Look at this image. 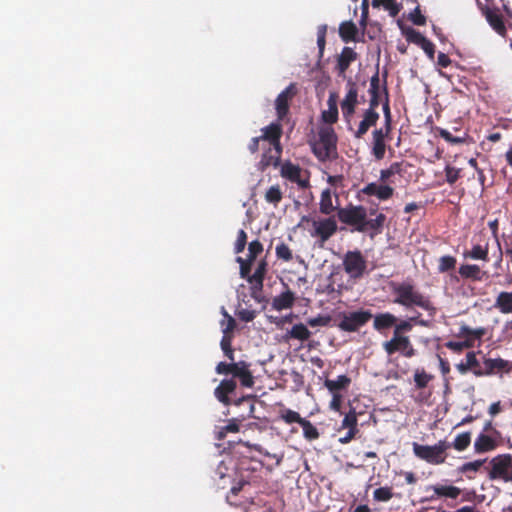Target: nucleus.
Here are the masks:
<instances>
[{"label": "nucleus", "instance_id": "f257e3e1", "mask_svg": "<svg viewBox=\"0 0 512 512\" xmlns=\"http://www.w3.org/2000/svg\"><path fill=\"white\" fill-rule=\"evenodd\" d=\"M337 217L339 221L347 226L352 227V231L376 235L382 232L386 216L378 213L377 208L369 210L362 205H348L337 209Z\"/></svg>", "mask_w": 512, "mask_h": 512}, {"label": "nucleus", "instance_id": "f03ea898", "mask_svg": "<svg viewBox=\"0 0 512 512\" xmlns=\"http://www.w3.org/2000/svg\"><path fill=\"white\" fill-rule=\"evenodd\" d=\"M390 288L394 296L393 303L404 307L406 310L421 308L428 312L430 317H434L437 308L428 295L420 292L410 282H391Z\"/></svg>", "mask_w": 512, "mask_h": 512}, {"label": "nucleus", "instance_id": "7ed1b4c3", "mask_svg": "<svg viewBox=\"0 0 512 512\" xmlns=\"http://www.w3.org/2000/svg\"><path fill=\"white\" fill-rule=\"evenodd\" d=\"M262 131L263 138L267 139L268 147L262 144L264 153L259 162V169L261 171H265L268 167H277L280 163V158L282 155V146L280 143L282 136V126L280 123L274 122L264 127Z\"/></svg>", "mask_w": 512, "mask_h": 512}, {"label": "nucleus", "instance_id": "20e7f679", "mask_svg": "<svg viewBox=\"0 0 512 512\" xmlns=\"http://www.w3.org/2000/svg\"><path fill=\"white\" fill-rule=\"evenodd\" d=\"M337 136L334 129L330 126L321 127L318 131V139L311 146L316 158L325 162L336 154Z\"/></svg>", "mask_w": 512, "mask_h": 512}, {"label": "nucleus", "instance_id": "39448f33", "mask_svg": "<svg viewBox=\"0 0 512 512\" xmlns=\"http://www.w3.org/2000/svg\"><path fill=\"white\" fill-rule=\"evenodd\" d=\"M414 455L432 465L443 464L447 458L446 451L451 448L450 442L439 440L435 445L412 444Z\"/></svg>", "mask_w": 512, "mask_h": 512}, {"label": "nucleus", "instance_id": "423d86ee", "mask_svg": "<svg viewBox=\"0 0 512 512\" xmlns=\"http://www.w3.org/2000/svg\"><path fill=\"white\" fill-rule=\"evenodd\" d=\"M250 366L251 364L246 361L219 362L215 371L219 375H232L233 379H239L243 387L251 388L255 382Z\"/></svg>", "mask_w": 512, "mask_h": 512}, {"label": "nucleus", "instance_id": "0eeeda50", "mask_svg": "<svg viewBox=\"0 0 512 512\" xmlns=\"http://www.w3.org/2000/svg\"><path fill=\"white\" fill-rule=\"evenodd\" d=\"M488 478L500 480L505 483L512 482V455L501 454L492 458L489 462Z\"/></svg>", "mask_w": 512, "mask_h": 512}, {"label": "nucleus", "instance_id": "6e6552de", "mask_svg": "<svg viewBox=\"0 0 512 512\" xmlns=\"http://www.w3.org/2000/svg\"><path fill=\"white\" fill-rule=\"evenodd\" d=\"M382 348L388 356L400 353L405 358H412L416 354V350L407 335L392 334L391 339L382 343Z\"/></svg>", "mask_w": 512, "mask_h": 512}, {"label": "nucleus", "instance_id": "1a4fd4ad", "mask_svg": "<svg viewBox=\"0 0 512 512\" xmlns=\"http://www.w3.org/2000/svg\"><path fill=\"white\" fill-rule=\"evenodd\" d=\"M372 317L373 314L369 310L343 312L339 314L340 322L337 327L344 332H356L365 326Z\"/></svg>", "mask_w": 512, "mask_h": 512}, {"label": "nucleus", "instance_id": "9d476101", "mask_svg": "<svg viewBox=\"0 0 512 512\" xmlns=\"http://www.w3.org/2000/svg\"><path fill=\"white\" fill-rule=\"evenodd\" d=\"M345 272L353 279H359L363 276L367 268V261L361 251H348L343 259Z\"/></svg>", "mask_w": 512, "mask_h": 512}, {"label": "nucleus", "instance_id": "9b49d317", "mask_svg": "<svg viewBox=\"0 0 512 512\" xmlns=\"http://www.w3.org/2000/svg\"><path fill=\"white\" fill-rule=\"evenodd\" d=\"M313 231L311 236L319 240L321 244L328 241L338 229L337 221L334 217L312 220Z\"/></svg>", "mask_w": 512, "mask_h": 512}, {"label": "nucleus", "instance_id": "f8f14e48", "mask_svg": "<svg viewBox=\"0 0 512 512\" xmlns=\"http://www.w3.org/2000/svg\"><path fill=\"white\" fill-rule=\"evenodd\" d=\"M347 93L341 101L340 106L344 119L349 122L353 117L358 104V88L357 84L349 79L346 83Z\"/></svg>", "mask_w": 512, "mask_h": 512}, {"label": "nucleus", "instance_id": "ddd939ff", "mask_svg": "<svg viewBox=\"0 0 512 512\" xmlns=\"http://www.w3.org/2000/svg\"><path fill=\"white\" fill-rule=\"evenodd\" d=\"M391 130H387L385 126L383 128H376L372 131V139H371V155L378 161L382 160L385 157L386 149H387V139H389V135Z\"/></svg>", "mask_w": 512, "mask_h": 512}, {"label": "nucleus", "instance_id": "4468645a", "mask_svg": "<svg viewBox=\"0 0 512 512\" xmlns=\"http://www.w3.org/2000/svg\"><path fill=\"white\" fill-rule=\"evenodd\" d=\"M483 363L485 369L475 370V376L480 377L484 375L509 373L512 370L511 362L502 358H486Z\"/></svg>", "mask_w": 512, "mask_h": 512}, {"label": "nucleus", "instance_id": "2eb2a0df", "mask_svg": "<svg viewBox=\"0 0 512 512\" xmlns=\"http://www.w3.org/2000/svg\"><path fill=\"white\" fill-rule=\"evenodd\" d=\"M281 176L292 183H296L300 188H308L310 186L309 177H302V169L299 165L286 161L281 166Z\"/></svg>", "mask_w": 512, "mask_h": 512}, {"label": "nucleus", "instance_id": "dca6fc26", "mask_svg": "<svg viewBox=\"0 0 512 512\" xmlns=\"http://www.w3.org/2000/svg\"><path fill=\"white\" fill-rule=\"evenodd\" d=\"M478 7L492 29L500 36L505 37L507 34V29L503 20V16L499 13V11L497 9L489 8L487 5H483L480 1H478Z\"/></svg>", "mask_w": 512, "mask_h": 512}, {"label": "nucleus", "instance_id": "f3484780", "mask_svg": "<svg viewBox=\"0 0 512 512\" xmlns=\"http://www.w3.org/2000/svg\"><path fill=\"white\" fill-rule=\"evenodd\" d=\"M297 92L296 85L291 83L276 98L275 109L279 120H283L289 112V101Z\"/></svg>", "mask_w": 512, "mask_h": 512}, {"label": "nucleus", "instance_id": "a211bd4d", "mask_svg": "<svg viewBox=\"0 0 512 512\" xmlns=\"http://www.w3.org/2000/svg\"><path fill=\"white\" fill-rule=\"evenodd\" d=\"M237 388L235 379H223L214 390L215 398L225 406H230L232 401L229 395L233 394Z\"/></svg>", "mask_w": 512, "mask_h": 512}, {"label": "nucleus", "instance_id": "6ab92c4d", "mask_svg": "<svg viewBox=\"0 0 512 512\" xmlns=\"http://www.w3.org/2000/svg\"><path fill=\"white\" fill-rule=\"evenodd\" d=\"M358 58V54L351 47L345 46L341 53L337 57L336 70L338 76L345 77L348 68L351 63L356 61Z\"/></svg>", "mask_w": 512, "mask_h": 512}, {"label": "nucleus", "instance_id": "aec40b11", "mask_svg": "<svg viewBox=\"0 0 512 512\" xmlns=\"http://www.w3.org/2000/svg\"><path fill=\"white\" fill-rule=\"evenodd\" d=\"M499 437L500 436L489 435L487 433L481 432L474 442L475 452L482 454L495 450L499 445Z\"/></svg>", "mask_w": 512, "mask_h": 512}, {"label": "nucleus", "instance_id": "412c9836", "mask_svg": "<svg viewBox=\"0 0 512 512\" xmlns=\"http://www.w3.org/2000/svg\"><path fill=\"white\" fill-rule=\"evenodd\" d=\"M379 118L380 115L377 111L365 110L358 128L353 132L354 137L356 139H362L368 130L377 124Z\"/></svg>", "mask_w": 512, "mask_h": 512}, {"label": "nucleus", "instance_id": "4be33fe9", "mask_svg": "<svg viewBox=\"0 0 512 512\" xmlns=\"http://www.w3.org/2000/svg\"><path fill=\"white\" fill-rule=\"evenodd\" d=\"M267 271V263L265 260L259 262L254 273L248 277V282L252 284V297L257 299V293L263 288V281Z\"/></svg>", "mask_w": 512, "mask_h": 512}, {"label": "nucleus", "instance_id": "5701e85b", "mask_svg": "<svg viewBox=\"0 0 512 512\" xmlns=\"http://www.w3.org/2000/svg\"><path fill=\"white\" fill-rule=\"evenodd\" d=\"M427 490H432L434 492L433 495H431L429 498H427V500H430V501L434 500L436 497H438V498L445 497V498H450V499H456L461 494V489L456 486H453V485L436 484V485H431V486L427 487Z\"/></svg>", "mask_w": 512, "mask_h": 512}, {"label": "nucleus", "instance_id": "b1692460", "mask_svg": "<svg viewBox=\"0 0 512 512\" xmlns=\"http://www.w3.org/2000/svg\"><path fill=\"white\" fill-rule=\"evenodd\" d=\"M458 273L462 278L473 281H482L488 278L487 271H483L476 264H463L459 267Z\"/></svg>", "mask_w": 512, "mask_h": 512}, {"label": "nucleus", "instance_id": "393cba45", "mask_svg": "<svg viewBox=\"0 0 512 512\" xmlns=\"http://www.w3.org/2000/svg\"><path fill=\"white\" fill-rule=\"evenodd\" d=\"M372 318L373 328L380 333L392 327L394 328L397 322V317L390 312L378 313Z\"/></svg>", "mask_w": 512, "mask_h": 512}, {"label": "nucleus", "instance_id": "a878e982", "mask_svg": "<svg viewBox=\"0 0 512 512\" xmlns=\"http://www.w3.org/2000/svg\"><path fill=\"white\" fill-rule=\"evenodd\" d=\"M420 313H417L416 315L409 317L408 319H401L398 320L394 326L393 332L405 335L406 333H409L412 331L415 324H419L421 326H427V323L423 320H419Z\"/></svg>", "mask_w": 512, "mask_h": 512}, {"label": "nucleus", "instance_id": "bb28decb", "mask_svg": "<svg viewBox=\"0 0 512 512\" xmlns=\"http://www.w3.org/2000/svg\"><path fill=\"white\" fill-rule=\"evenodd\" d=\"M369 94L370 101L367 110L376 111V108L380 104V79L378 71L370 79Z\"/></svg>", "mask_w": 512, "mask_h": 512}, {"label": "nucleus", "instance_id": "cd10ccee", "mask_svg": "<svg viewBox=\"0 0 512 512\" xmlns=\"http://www.w3.org/2000/svg\"><path fill=\"white\" fill-rule=\"evenodd\" d=\"M295 302V294L287 289L282 292L280 295L275 296L272 300V307L277 311H281L284 309H289L294 305Z\"/></svg>", "mask_w": 512, "mask_h": 512}, {"label": "nucleus", "instance_id": "c85d7f7f", "mask_svg": "<svg viewBox=\"0 0 512 512\" xmlns=\"http://www.w3.org/2000/svg\"><path fill=\"white\" fill-rule=\"evenodd\" d=\"M310 337L311 332L307 326L302 323L295 324L284 336L287 341L290 339H296L301 342L307 341Z\"/></svg>", "mask_w": 512, "mask_h": 512}, {"label": "nucleus", "instance_id": "c756f323", "mask_svg": "<svg viewBox=\"0 0 512 512\" xmlns=\"http://www.w3.org/2000/svg\"><path fill=\"white\" fill-rule=\"evenodd\" d=\"M466 361L460 362L456 364V369L458 372L462 375L466 374L469 370H472L473 372L475 370H482L480 368V363L476 357V353L474 351H470L466 354Z\"/></svg>", "mask_w": 512, "mask_h": 512}, {"label": "nucleus", "instance_id": "7c9ffc66", "mask_svg": "<svg viewBox=\"0 0 512 512\" xmlns=\"http://www.w3.org/2000/svg\"><path fill=\"white\" fill-rule=\"evenodd\" d=\"M351 383V379L347 375H339L336 380L326 379L324 386L331 393H339L346 390Z\"/></svg>", "mask_w": 512, "mask_h": 512}, {"label": "nucleus", "instance_id": "2f4dec72", "mask_svg": "<svg viewBox=\"0 0 512 512\" xmlns=\"http://www.w3.org/2000/svg\"><path fill=\"white\" fill-rule=\"evenodd\" d=\"M357 34L358 28L352 21H344L340 24L339 35L345 43L356 41Z\"/></svg>", "mask_w": 512, "mask_h": 512}, {"label": "nucleus", "instance_id": "473e14b6", "mask_svg": "<svg viewBox=\"0 0 512 512\" xmlns=\"http://www.w3.org/2000/svg\"><path fill=\"white\" fill-rule=\"evenodd\" d=\"M319 210L324 215H330L336 210V207L333 205L331 189L326 188L322 191L319 202Z\"/></svg>", "mask_w": 512, "mask_h": 512}, {"label": "nucleus", "instance_id": "72a5a7b5", "mask_svg": "<svg viewBox=\"0 0 512 512\" xmlns=\"http://www.w3.org/2000/svg\"><path fill=\"white\" fill-rule=\"evenodd\" d=\"M494 307L503 314L512 313V294L509 292H500L496 297Z\"/></svg>", "mask_w": 512, "mask_h": 512}, {"label": "nucleus", "instance_id": "f704fd0d", "mask_svg": "<svg viewBox=\"0 0 512 512\" xmlns=\"http://www.w3.org/2000/svg\"><path fill=\"white\" fill-rule=\"evenodd\" d=\"M489 251H488V244L485 246H482L480 244L474 245L471 250L464 252L463 256L464 258H470L473 260H483L488 261Z\"/></svg>", "mask_w": 512, "mask_h": 512}, {"label": "nucleus", "instance_id": "c9c22d12", "mask_svg": "<svg viewBox=\"0 0 512 512\" xmlns=\"http://www.w3.org/2000/svg\"><path fill=\"white\" fill-rule=\"evenodd\" d=\"M222 314L224 316V319L220 322L221 329L223 336H233V331L236 328V321L235 319L225 310V308H222Z\"/></svg>", "mask_w": 512, "mask_h": 512}, {"label": "nucleus", "instance_id": "e433bc0d", "mask_svg": "<svg viewBox=\"0 0 512 512\" xmlns=\"http://www.w3.org/2000/svg\"><path fill=\"white\" fill-rule=\"evenodd\" d=\"M240 426L239 421L236 418H232L228 421V423L225 426H222L219 428L216 434L217 440H223L227 433H236L239 432Z\"/></svg>", "mask_w": 512, "mask_h": 512}, {"label": "nucleus", "instance_id": "4c0bfd02", "mask_svg": "<svg viewBox=\"0 0 512 512\" xmlns=\"http://www.w3.org/2000/svg\"><path fill=\"white\" fill-rule=\"evenodd\" d=\"M471 443V433L470 432H463L461 434H458L454 441L451 444V447H453L457 451H464L469 447Z\"/></svg>", "mask_w": 512, "mask_h": 512}, {"label": "nucleus", "instance_id": "58836bf2", "mask_svg": "<svg viewBox=\"0 0 512 512\" xmlns=\"http://www.w3.org/2000/svg\"><path fill=\"white\" fill-rule=\"evenodd\" d=\"M279 418L286 424L298 423L299 425L304 419L298 412L284 407L280 410Z\"/></svg>", "mask_w": 512, "mask_h": 512}, {"label": "nucleus", "instance_id": "ea45409f", "mask_svg": "<svg viewBox=\"0 0 512 512\" xmlns=\"http://www.w3.org/2000/svg\"><path fill=\"white\" fill-rule=\"evenodd\" d=\"M433 379V375L428 374L424 369H416L414 373V382L417 389H424Z\"/></svg>", "mask_w": 512, "mask_h": 512}, {"label": "nucleus", "instance_id": "a19ab883", "mask_svg": "<svg viewBox=\"0 0 512 512\" xmlns=\"http://www.w3.org/2000/svg\"><path fill=\"white\" fill-rule=\"evenodd\" d=\"M283 193L279 185L271 186L265 193V200L273 204L275 207L281 202Z\"/></svg>", "mask_w": 512, "mask_h": 512}, {"label": "nucleus", "instance_id": "79ce46f5", "mask_svg": "<svg viewBox=\"0 0 512 512\" xmlns=\"http://www.w3.org/2000/svg\"><path fill=\"white\" fill-rule=\"evenodd\" d=\"M303 428V435L308 441H313L319 438L320 434L318 429L307 419H303L300 423Z\"/></svg>", "mask_w": 512, "mask_h": 512}, {"label": "nucleus", "instance_id": "37998d69", "mask_svg": "<svg viewBox=\"0 0 512 512\" xmlns=\"http://www.w3.org/2000/svg\"><path fill=\"white\" fill-rule=\"evenodd\" d=\"M485 334L484 328L472 329L467 325H462L459 330V335L467 337V339L474 340L480 339Z\"/></svg>", "mask_w": 512, "mask_h": 512}, {"label": "nucleus", "instance_id": "c03bdc74", "mask_svg": "<svg viewBox=\"0 0 512 512\" xmlns=\"http://www.w3.org/2000/svg\"><path fill=\"white\" fill-rule=\"evenodd\" d=\"M457 260L455 257L451 255H445L440 257L439 263H438V271L440 273H445L450 270H453L456 266Z\"/></svg>", "mask_w": 512, "mask_h": 512}, {"label": "nucleus", "instance_id": "a18cd8bd", "mask_svg": "<svg viewBox=\"0 0 512 512\" xmlns=\"http://www.w3.org/2000/svg\"><path fill=\"white\" fill-rule=\"evenodd\" d=\"M233 336H222L220 347L225 355L231 362L235 360L234 349L232 348Z\"/></svg>", "mask_w": 512, "mask_h": 512}, {"label": "nucleus", "instance_id": "49530a36", "mask_svg": "<svg viewBox=\"0 0 512 512\" xmlns=\"http://www.w3.org/2000/svg\"><path fill=\"white\" fill-rule=\"evenodd\" d=\"M341 428L348 430L359 431L357 427V416L356 412L352 409L343 418Z\"/></svg>", "mask_w": 512, "mask_h": 512}, {"label": "nucleus", "instance_id": "de8ad7c7", "mask_svg": "<svg viewBox=\"0 0 512 512\" xmlns=\"http://www.w3.org/2000/svg\"><path fill=\"white\" fill-rule=\"evenodd\" d=\"M404 35L408 42L414 43L418 46H420L421 43L424 42V40L426 39L424 35H422L419 31L415 30L414 28H407L404 31Z\"/></svg>", "mask_w": 512, "mask_h": 512}, {"label": "nucleus", "instance_id": "09e8293b", "mask_svg": "<svg viewBox=\"0 0 512 512\" xmlns=\"http://www.w3.org/2000/svg\"><path fill=\"white\" fill-rule=\"evenodd\" d=\"M445 346L453 352L460 353L466 348L473 346V341L466 339L464 341H448Z\"/></svg>", "mask_w": 512, "mask_h": 512}, {"label": "nucleus", "instance_id": "8fccbe9b", "mask_svg": "<svg viewBox=\"0 0 512 512\" xmlns=\"http://www.w3.org/2000/svg\"><path fill=\"white\" fill-rule=\"evenodd\" d=\"M393 497V492L391 487H380L374 490L373 498L376 501L386 502L389 501Z\"/></svg>", "mask_w": 512, "mask_h": 512}, {"label": "nucleus", "instance_id": "3c124183", "mask_svg": "<svg viewBox=\"0 0 512 512\" xmlns=\"http://www.w3.org/2000/svg\"><path fill=\"white\" fill-rule=\"evenodd\" d=\"M380 5L389 12L391 17H396L402 9L401 4L397 3L396 0H381Z\"/></svg>", "mask_w": 512, "mask_h": 512}, {"label": "nucleus", "instance_id": "603ef678", "mask_svg": "<svg viewBox=\"0 0 512 512\" xmlns=\"http://www.w3.org/2000/svg\"><path fill=\"white\" fill-rule=\"evenodd\" d=\"M326 32H327L326 25H320L317 29V46L319 49V57H322L324 54L325 45H326Z\"/></svg>", "mask_w": 512, "mask_h": 512}, {"label": "nucleus", "instance_id": "864d4df0", "mask_svg": "<svg viewBox=\"0 0 512 512\" xmlns=\"http://www.w3.org/2000/svg\"><path fill=\"white\" fill-rule=\"evenodd\" d=\"M276 256L278 259L289 262L292 260V251L285 243H280L276 246Z\"/></svg>", "mask_w": 512, "mask_h": 512}, {"label": "nucleus", "instance_id": "5fc2aeb1", "mask_svg": "<svg viewBox=\"0 0 512 512\" xmlns=\"http://www.w3.org/2000/svg\"><path fill=\"white\" fill-rule=\"evenodd\" d=\"M384 93H385V101L383 103V112H384V117H385V128H387V130H391L392 129V118H391V112H390V106H389V97H388V91H387V87L384 86Z\"/></svg>", "mask_w": 512, "mask_h": 512}, {"label": "nucleus", "instance_id": "6e6d98bb", "mask_svg": "<svg viewBox=\"0 0 512 512\" xmlns=\"http://www.w3.org/2000/svg\"><path fill=\"white\" fill-rule=\"evenodd\" d=\"M263 251V245L259 240H254L248 245V258L253 262L257 256Z\"/></svg>", "mask_w": 512, "mask_h": 512}, {"label": "nucleus", "instance_id": "4d7b16f0", "mask_svg": "<svg viewBox=\"0 0 512 512\" xmlns=\"http://www.w3.org/2000/svg\"><path fill=\"white\" fill-rule=\"evenodd\" d=\"M249 481L244 479V478H241L235 485H233L230 489V492L229 494L227 495L226 499L228 501V503L232 506H236L237 503L236 502H233L231 500V496H237L238 493L243 489V487L248 484Z\"/></svg>", "mask_w": 512, "mask_h": 512}, {"label": "nucleus", "instance_id": "13d9d810", "mask_svg": "<svg viewBox=\"0 0 512 512\" xmlns=\"http://www.w3.org/2000/svg\"><path fill=\"white\" fill-rule=\"evenodd\" d=\"M486 462V459H478L472 462H466L464 463L460 468L459 471L461 473H468L470 471L477 472L479 469L483 466V464Z\"/></svg>", "mask_w": 512, "mask_h": 512}, {"label": "nucleus", "instance_id": "bf43d9fd", "mask_svg": "<svg viewBox=\"0 0 512 512\" xmlns=\"http://www.w3.org/2000/svg\"><path fill=\"white\" fill-rule=\"evenodd\" d=\"M246 244H247V234L243 229H241L237 233V239L234 244V252L236 254L243 252Z\"/></svg>", "mask_w": 512, "mask_h": 512}, {"label": "nucleus", "instance_id": "052dcab7", "mask_svg": "<svg viewBox=\"0 0 512 512\" xmlns=\"http://www.w3.org/2000/svg\"><path fill=\"white\" fill-rule=\"evenodd\" d=\"M461 170L450 165L445 167L446 181L450 185H453L460 178Z\"/></svg>", "mask_w": 512, "mask_h": 512}, {"label": "nucleus", "instance_id": "680f3d73", "mask_svg": "<svg viewBox=\"0 0 512 512\" xmlns=\"http://www.w3.org/2000/svg\"><path fill=\"white\" fill-rule=\"evenodd\" d=\"M394 189L389 185H379L375 196L380 200H388L393 196Z\"/></svg>", "mask_w": 512, "mask_h": 512}, {"label": "nucleus", "instance_id": "e2e57ef3", "mask_svg": "<svg viewBox=\"0 0 512 512\" xmlns=\"http://www.w3.org/2000/svg\"><path fill=\"white\" fill-rule=\"evenodd\" d=\"M438 134L441 138H443L446 142L451 144H460L465 141L462 137L453 136L448 130L440 128L438 129Z\"/></svg>", "mask_w": 512, "mask_h": 512}, {"label": "nucleus", "instance_id": "0e129e2a", "mask_svg": "<svg viewBox=\"0 0 512 512\" xmlns=\"http://www.w3.org/2000/svg\"><path fill=\"white\" fill-rule=\"evenodd\" d=\"M322 119L325 123L333 124L338 120V108H328L322 112Z\"/></svg>", "mask_w": 512, "mask_h": 512}, {"label": "nucleus", "instance_id": "69168bd1", "mask_svg": "<svg viewBox=\"0 0 512 512\" xmlns=\"http://www.w3.org/2000/svg\"><path fill=\"white\" fill-rule=\"evenodd\" d=\"M331 321V317L328 315H318L314 318H309L307 324L311 327L327 326Z\"/></svg>", "mask_w": 512, "mask_h": 512}, {"label": "nucleus", "instance_id": "338daca9", "mask_svg": "<svg viewBox=\"0 0 512 512\" xmlns=\"http://www.w3.org/2000/svg\"><path fill=\"white\" fill-rule=\"evenodd\" d=\"M238 318L244 322H251L256 317V311L246 308H240L236 311Z\"/></svg>", "mask_w": 512, "mask_h": 512}, {"label": "nucleus", "instance_id": "774afa93", "mask_svg": "<svg viewBox=\"0 0 512 512\" xmlns=\"http://www.w3.org/2000/svg\"><path fill=\"white\" fill-rule=\"evenodd\" d=\"M409 19L413 22V24L418 26H423L426 24V17L422 15L419 7H416L410 14Z\"/></svg>", "mask_w": 512, "mask_h": 512}]
</instances>
